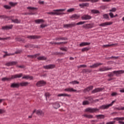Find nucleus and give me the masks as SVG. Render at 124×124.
I'll use <instances>...</instances> for the list:
<instances>
[{
    "label": "nucleus",
    "instance_id": "nucleus-1",
    "mask_svg": "<svg viewBox=\"0 0 124 124\" xmlns=\"http://www.w3.org/2000/svg\"><path fill=\"white\" fill-rule=\"evenodd\" d=\"M40 56V53H37L36 54L32 55H27V58L30 59H36L38 61H46L47 60V57L45 56Z\"/></svg>",
    "mask_w": 124,
    "mask_h": 124
},
{
    "label": "nucleus",
    "instance_id": "nucleus-2",
    "mask_svg": "<svg viewBox=\"0 0 124 124\" xmlns=\"http://www.w3.org/2000/svg\"><path fill=\"white\" fill-rule=\"evenodd\" d=\"M86 23V21H80L77 24L74 22L71 23V24H64L63 28H66V29L68 28H73L74 27H76L77 26H79L80 25H84Z\"/></svg>",
    "mask_w": 124,
    "mask_h": 124
},
{
    "label": "nucleus",
    "instance_id": "nucleus-3",
    "mask_svg": "<svg viewBox=\"0 0 124 124\" xmlns=\"http://www.w3.org/2000/svg\"><path fill=\"white\" fill-rule=\"evenodd\" d=\"M22 76H23L22 74H16L12 76L11 78H2V81H3V82H5V81L9 82V81H11V80H12V79H17V78H21Z\"/></svg>",
    "mask_w": 124,
    "mask_h": 124
},
{
    "label": "nucleus",
    "instance_id": "nucleus-4",
    "mask_svg": "<svg viewBox=\"0 0 124 124\" xmlns=\"http://www.w3.org/2000/svg\"><path fill=\"white\" fill-rule=\"evenodd\" d=\"M52 12H47L46 13V14H50V15H62V14H64V13H59V12H63V11H65V9H57L54 10Z\"/></svg>",
    "mask_w": 124,
    "mask_h": 124
},
{
    "label": "nucleus",
    "instance_id": "nucleus-5",
    "mask_svg": "<svg viewBox=\"0 0 124 124\" xmlns=\"http://www.w3.org/2000/svg\"><path fill=\"white\" fill-rule=\"evenodd\" d=\"M98 111H99V109L97 108H88L85 109V112H89V113H95L98 112Z\"/></svg>",
    "mask_w": 124,
    "mask_h": 124
},
{
    "label": "nucleus",
    "instance_id": "nucleus-6",
    "mask_svg": "<svg viewBox=\"0 0 124 124\" xmlns=\"http://www.w3.org/2000/svg\"><path fill=\"white\" fill-rule=\"evenodd\" d=\"M94 27V24L90 23L87 24H85L82 26V28L85 29V30H89L90 29H93Z\"/></svg>",
    "mask_w": 124,
    "mask_h": 124
},
{
    "label": "nucleus",
    "instance_id": "nucleus-7",
    "mask_svg": "<svg viewBox=\"0 0 124 124\" xmlns=\"http://www.w3.org/2000/svg\"><path fill=\"white\" fill-rule=\"evenodd\" d=\"M47 84V82L44 80H40L37 82L36 85L37 87H44V86H46Z\"/></svg>",
    "mask_w": 124,
    "mask_h": 124
},
{
    "label": "nucleus",
    "instance_id": "nucleus-8",
    "mask_svg": "<svg viewBox=\"0 0 124 124\" xmlns=\"http://www.w3.org/2000/svg\"><path fill=\"white\" fill-rule=\"evenodd\" d=\"M34 113H36V115H38V116H42L43 115H44V113H43L41 110H36V109H34L32 113V115H33Z\"/></svg>",
    "mask_w": 124,
    "mask_h": 124
},
{
    "label": "nucleus",
    "instance_id": "nucleus-9",
    "mask_svg": "<svg viewBox=\"0 0 124 124\" xmlns=\"http://www.w3.org/2000/svg\"><path fill=\"white\" fill-rule=\"evenodd\" d=\"M43 67L45 69H52V68L56 67V65L55 64H49L44 66Z\"/></svg>",
    "mask_w": 124,
    "mask_h": 124
},
{
    "label": "nucleus",
    "instance_id": "nucleus-10",
    "mask_svg": "<svg viewBox=\"0 0 124 124\" xmlns=\"http://www.w3.org/2000/svg\"><path fill=\"white\" fill-rule=\"evenodd\" d=\"M11 88H13L14 89H18L20 88V83H13L10 85Z\"/></svg>",
    "mask_w": 124,
    "mask_h": 124
},
{
    "label": "nucleus",
    "instance_id": "nucleus-11",
    "mask_svg": "<svg viewBox=\"0 0 124 124\" xmlns=\"http://www.w3.org/2000/svg\"><path fill=\"white\" fill-rule=\"evenodd\" d=\"M113 22H104L99 24V27H106V26H110V25H112Z\"/></svg>",
    "mask_w": 124,
    "mask_h": 124
},
{
    "label": "nucleus",
    "instance_id": "nucleus-12",
    "mask_svg": "<svg viewBox=\"0 0 124 124\" xmlns=\"http://www.w3.org/2000/svg\"><path fill=\"white\" fill-rule=\"evenodd\" d=\"M82 20H91L92 16L89 15H84L81 16Z\"/></svg>",
    "mask_w": 124,
    "mask_h": 124
},
{
    "label": "nucleus",
    "instance_id": "nucleus-13",
    "mask_svg": "<svg viewBox=\"0 0 124 124\" xmlns=\"http://www.w3.org/2000/svg\"><path fill=\"white\" fill-rule=\"evenodd\" d=\"M41 37L40 36L37 35H29L27 36V38L29 39H38Z\"/></svg>",
    "mask_w": 124,
    "mask_h": 124
},
{
    "label": "nucleus",
    "instance_id": "nucleus-14",
    "mask_svg": "<svg viewBox=\"0 0 124 124\" xmlns=\"http://www.w3.org/2000/svg\"><path fill=\"white\" fill-rule=\"evenodd\" d=\"M13 28V25H11L10 26H5L2 27V30L4 31H7V30H11Z\"/></svg>",
    "mask_w": 124,
    "mask_h": 124
},
{
    "label": "nucleus",
    "instance_id": "nucleus-15",
    "mask_svg": "<svg viewBox=\"0 0 124 124\" xmlns=\"http://www.w3.org/2000/svg\"><path fill=\"white\" fill-rule=\"evenodd\" d=\"M103 91V89L102 88H98L93 90L92 91V93H99V92H101Z\"/></svg>",
    "mask_w": 124,
    "mask_h": 124
},
{
    "label": "nucleus",
    "instance_id": "nucleus-16",
    "mask_svg": "<svg viewBox=\"0 0 124 124\" xmlns=\"http://www.w3.org/2000/svg\"><path fill=\"white\" fill-rule=\"evenodd\" d=\"M79 6H80L81 8H84V7H89V6H90V3H82L81 4H79Z\"/></svg>",
    "mask_w": 124,
    "mask_h": 124
},
{
    "label": "nucleus",
    "instance_id": "nucleus-17",
    "mask_svg": "<svg viewBox=\"0 0 124 124\" xmlns=\"http://www.w3.org/2000/svg\"><path fill=\"white\" fill-rule=\"evenodd\" d=\"M113 73H114V74H116V76H119L120 74H123L124 73V70L114 71Z\"/></svg>",
    "mask_w": 124,
    "mask_h": 124
},
{
    "label": "nucleus",
    "instance_id": "nucleus-18",
    "mask_svg": "<svg viewBox=\"0 0 124 124\" xmlns=\"http://www.w3.org/2000/svg\"><path fill=\"white\" fill-rule=\"evenodd\" d=\"M93 86H89L87 88H85L83 90V93H86L87 92H89L90 91H92V90H93Z\"/></svg>",
    "mask_w": 124,
    "mask_h": 124
},
{
    "label": "nucleus",
    "instance_id": "nucleus-19",
    "mask_svg": "<svg viewBox=\"0 0 124 124\" xmlns=\"http://www.w3.org/2000/svg\"><path fill=\"white\" fill-rule=\"evenodd\" d=\"M109 106L108 105H103L99 107V110H105V109H108Z\"/></svg>",
    "mask_w": 124,
    "mask_h": 124
},
{
    "label": "nucleus",
    "instance_id": "nucleus-20",
    "mask_svg": "<svg viewBox=\"0 0 124 124\" xmlns=\"http://www.w3.org/2000/svg\"><path fill=\"white\" fill-rule=\"evenodd\" d=\"M102 65V63H95L94 64L90 66L91 68H95V67H98L99 65Z\"/></svg>",
    "mask_w": 124,
    "mask_h": 124
},
{
    "label": "nucleus",
    "instance_id": "nucleus-21",
    "mask_svg": "<svg viewBox=\"0 0 124 124\" xmlns=\"http://www.w3.org/2000/svg\"><path fill=\"white\" fill-rule=\"evenodd\" d=\"M99 0H79L80 2H87V1H91V2H96Z\"/></svg>",
    "mask_w": 124,
    "mask_h": 124
},
{
    "label": "nucleus",
    "instance_id": "nucleus-22",
    "mask_svg": "<svg viewBox=\"0 0 124 124\" xmlns=\"http://www.w3.org/2000/svg\"><path fill=\"white\" fill-rule=\"evenodd\" d=\"M55 40L56 41H58L59 40H64V41H65V40H68V39L66 37H57L56 38H55Z\"/></svg>",
    "mask_w": 124,
    "mask_h": 124
},
{
    "label": "nucleus",
    "instance_id": "nucleus-23",
    "mask_svg": "<svg viewBox=\"0 0 124 124\" xmlns=\"http://www.w3.org/2000/svg\"><path fill=\"white\" fill-rule=\"evenodd\" d=\"M50 44H55V45H61V44H67V42H59V43H54V42H50Z\"/></svg>",
    "mask_w": 124,
    "mask_h": 124
},
{
    "label": "nucleus",
    "instance_id": "nucleus-24",
    "mask_svg": "<svg viewBox=\"0 0 124 124\" xmlns=\"http://www.w3.org/2000/svg\"><path fill=\"white\" fill-rule=\"evenodd\" d=\"M65 92H70L71 93V92H73L74 93H75V92H77V90L74 89L73 88H66L64 89Z\"/></svg>",
    "mask_w": 124,
    "mask_h": 124
},
{
    "label": "nucleus",
    "instance_id": "nucleus-25",
    "mask_svg": "<svg viewBox=\"0 0 124 124\" xmlns=\"http://www.w3.org/2000/svg\"><path fill=\"white\" fill-rule=\"evenodd\" d=\"M29 84L30 83L28 82H22L19 83V86H20L21 87H27Z\"/></svg>",
    "mask_w": 124,
    "mask_h": 124
},
{
    "label": "nucleus",
    "instance_id": "nucleus-26",
    "mask_svg": "<svg viewBox=\"0 0 124 124\" xmlns=\"http://www.w3.org/2000/svg\"><path fill=\"white\" fill-rule=\"evenodd\" d=\"M95 117L97 119L101 120V119H105V115L103 114H99V115H95Z\"/></svg>",
    "mask_w": 124,
    "mask_h": 124
},
{
    "label": "nucleus",
    "instance_id": "nucleus-27",
    "mask_svg": "<svg viewBox=\"0 0 124 124\" xmlns=\"http://www.w3.org/2000/svg\"><path fill=\"white\" fill-rule=\"evenodd\" d=\"M11 18H12V16H7L6 15H2L0 16V19H11Z\"/></svg>",
    "mask_w": 124,
    "mask_h": 124
},
{
    "label": "nucleus",
    "instance_id": "nucleus-28",
    "mask_svg": "<svg viewBox=\"0 0 124 124\" xmlns=\"http://www.w3.org/2000/svg\"><path fill=\"white\" fill-rule=\"evenodd\" d=\"M89 45H91V43L82 42L80 44L79 46L80 47H83V46H88Z\"/></svg>",
    "mask_w": 124,
    "mask_h": 124
},
{
    "label": "nucleus",
    "instance_id": "nucleus-29",
    "mask_svg": "<svg viewBox=\"0 0 124 124\" xmlns=\"http://www.w3.org/2000/svg\"><path fill=\"white\" fill-rule=\"evenodd\" d=\"M53 107L55 109H58V108H60V107H61V105H60L59 103H55L53 104Z\"/></svg>",
    "mask_w": 124,
    "mask_h": 124
},
{
    "label": "nucleus",
    "instance_id": "nucleus-30",
    "mask_svg": "<svg viewBox=\"0 0 124 124\" xmlns=\"http://www.w3.org/2000/svg\"><path fill=\"white\" fill-rule=\"evenodd\" d=\"M9 5H10L11 7H15L16 5L18 4V2H9Z\"/></svg>",
    "mask_w": 124,
    "mask_h": 124
},
{
    "label": "nucleus",
    "instance_id": "nucleus-31",
    "mask_svg": "<svg viewBox=\"0 0 124 124\" xmlns=\"http://www.w3.org/2000/svg\"><path fill=\"white\" fill-rule=\"evenodd\" d=\"M71 19H79L80 18V16H78L76 14L73 15L71 16L70 17Z\"/></svg>",
    "mask_w": 124,
    "mask_h": 124
},
{
    "label": "nucleus",
    "instance_id": "nucleus-32",
    "mask_svg": "<svg viewBox=\"0 0 124 124\" xmlns=\"http://www.w3.org/2000/svg\"><path fill=\"white\" fill-rule=\"evenodd\" d=\"M118 45V44H112L111 45H105L103 46V48H107V47H111V46H116Z\"/></svg>",
    "mask_w": 124,
    "mask_h": 124
},
{
    "label": "nucleus",
    "instance_id": "nucleus-33",
    "mask_svg": "<svg viewBox=\"0 0 124 124\" xmlns=\"http://www.w3.org/2000/svg\"><path fill=\"white\" fill-rule=\"evenodd\" d=\"M58 96H68V97H70V96H71V95L66 93H61L59 94L58 95Z\"/></svg>",
    "mask_w": 124,
    "mask_h": 124
},
{
    "label": "nucleus",
    "instance_id": "nucleus-34",
    "mask_svg": "<svg viewBox=\"0 0 124 124\" xmlns=\"http://www.w3.org/2000/svg\"><path fill=\"white\" fill-rule=\"evenodd\" d=\"M7 66H12V65H16V62H8L5 64Z\"/></svg>",
    "mask_w": 124,
    "mask_h": 124
},
{
    "label": "nucleus",
    "instance_id": "nucleus-35",
    "mask_svg": "<svg viewBox=\"0 0 124 124\" xmlns=\"http://www.w3.org/2000/svg\"><path fill=\"white\" fill-rule=\"evenodd\" d=\"M35 23H36V24H40L41 23H44V20L42 19H37L35 20Z\"/></svg>",
    "mask_w": 124,
    "mask_h": 124
},
{
    "label": "nucleus",
    "instance_id": "nucleus-36",
    "mask_svg": "<svg viewBox=\"0 0 124 124\" xmlns=\"http://www.w3.org/2000/svg\"><path fill=\"white\" fill-rule=\"evenodd\" d=\"M92 70H90L88 69H84L82 70V73H91L92 72Z\"/></svg>",
    "mask_w": 124,
    "mask_h": 124
},
{
    "label": "nucleus",
    "instance_id": "nucleus-37",
    "mask_svg": "<svg viewBox=\"0 0 124 124\" xmlns=\"http://www.w3.org/2000/svg\"><path fill=\"white\" fill-rule=\"evenodd\" d=\"M91 13H93V14H98L100 13V12H99V11L96 10H92Z\"/></svg>",
    "mask_w": 124,
    "mask_h": 124
},
{
    "label": "nucleus",
    "instance_id": "nucleus-38",
    "mask_svg": "<svg viewBox=\"0 0 124 124\" xmlns=\"http://www.w3.org/2000/svg\"><path fill=\"white\" fill-rule=\"evenodd\" d=\"M89 50H91V47H84L81 49V51L88 52V51H89Z\"/></svg>",
    "mask_w": 124,
    "mask_h": 124
},
{
    "label": "nucleus",
    "instance_id": "nucleus-39",
    "mask_svg": "<svg viewBox=\"0 0 124 124\" xmlns=\"http://www.w3.org/2000/svg\"><path fill=\"white\" fill-rule=\"evenodd\" d=\"M15 40L16 41H19V42L22 41V42H24L25 41V39L21 38H19V37H16L15 38Z\"/></svg>",
    "mask_w": 124,
    "mask_h": 124
},
{
    "label": "nucleus",
    "instance_id": "nucleus-40",
    "mask_svg": "<svg viewBox=\"0 0 124 124\" xmlns=\"http://www.w3.org/2000/svg\"><path fill=\"white\" fill-rule=\"evenodd\" d=\"M32 77H30L29 76H24L22 77V79H26L27 80L30 79V80H32Z\"/></svg>",
    "mask_w": 124,
    "mask_h": 124
},
{
    "label": "nucleus",
    "instance_id": "nucleus-41",
    "mask_svg": "<svg viewBox=\"0 0 124 124\" xmlns=\"http://www.w3.org/2000/svg\"><path fill=\"white\" fill-rule=\"evenodd\" d=\"M83 116L88 119H93V116L92 115L84 114Z\"/></svg>",
    "mask_w": 124,
    "mask_h": 124
},
{
    "label": "nucleus",
    "instance_id": "nucleus-42",
    "mask_svg": "<svg viewBox=\"0 0 124 124\" xmlns=\"http://www.w3.org/2000/svg\"><path fill=\"white\" fill-rule=\"evenodd\" d=\"M103 17L104 19H106V20H109V16L107 14L103 15Z\"/></svg>",
    "mask_w": 124,
    "mask_h": 124
},
{
    "label": "nucleus",
    "instance_id": "nucleus-43",
    "mask_svg": "<svg viewBox=\"0 0 124 124\" xmlns=\"http://www.w3.org/2000/svg\"><path fill=\"white\" fill-rule=\"evenodd\" d=\"M11 20L13 23H16V24H19L20 23V21H19L18 19H11Z\"/></svg>",
    "mask_w": 124,
    "mask_h": 124
},
{
    "label": "nucleus",
    "instance_id": "nucleus-44",
    "mask_svg": "<svg viewBox=\"0 0 124 124\" xmlns=\"http://www.w3.org/2000/svg\"><path fill=\"white\" fill-rule=\"evenodd\" d=\"M70 84H73V85H75L76 84H79V81L77 80L72 81L71 82H70Z\"/></svg>",
    "mask_w": 124,
    "mask_h": 124
},
{
    "label": "nucleus",
    "instance_id": "nucleus-45",
    "mask_svg": "<svg viewBox=\"0 0 124 124\" xmlns=\"http://www.w3.org/2000/svg\"><path fill=\"white\" fill-rule=\"evenodd\" d=\"M27 9H30V10H37L38 9L37 8L32 7H28Z\"/></svg>",
    "mask_w": 124,
    "mask_h": 124
},
{
    "label": "nucleus",
    "instance_id": "nucleus-46",
    "mask_svg": "<svg viewBox=\"0 0 124 124\" xmlns=\"http://www.w3.org/2000/svg\"><path fill=\"white\" fill-rule=\"evenodd\" d=\"M4 8L5 9H9L10 10L11 9V6L8 5H5L3 6Z\"/></svg>",
    "mask_w": 124,
    "mask_h": 124
},
{
    "label": "nucleus",
    "instance_id": "nucleus-47",
    "mask_svg": "<svg viewBox=\"0 0 124 124\" xmlns=\"http://www.w3.org/2000/svg\"><path fill=\"white\" fill-rule=\"evenodd\" d=\"M90 102L89 101H84L82 103V105H89Z\"/></svg>",
    "mask_w": 124,
    "mask_h": 124
},
{
    "label": "nucleus",
    "instance_id": "nucleus-48",
    "mask_svg": "<svg viewBox=\"0 0 124 124\" xmlns=\"http://www.w3.org/2000/svg\"><path fill=\"white\" fill-rule=\"evenodd\" d=\"M3 53H5V54L3 56V58H6V57L10 56V54L7 53V51H3Z\"/></svg>",
    "mask_w": 124,
    "mask_h": 124
},
{
    "label": "nucleus",
    "instance_id": "nucleus-49",
    "mask_svg": "<svg viewBox=\"0 0 124 124\" xmlns=\"http://www.w3.org/2000/svg\"><path fill=\"white\" fill-rule=\"evenodd\" d=\"M75 10V9L74 8H70L67 10V12L69 13H70L71 12H73Z\"/></svg>",
    "mask_w": 124,
    "mask_h": 124
},
{
    "label": "nucleus",
    "instance_id": "nucleus-50",
    "mask_svg": "<svg viewBox=\"0 0 124 124\" xmlns=\"http://www.w3.org/2000/svg\"><path fill=\"white\" fill-rule=\"evenodd\" d=\"M109 12H116L117 11V9L116 8H112L111 9L109 10Z\"/></svg>",
    "mask_w": 124,
    "mask_h": 124
},
{
    "label": "nucleus",
    "instance_id": "nucleus-51",
    "mask_svg": "<svg viewBox=\"0 0 124 124\" xmlns=\"http://www.w3.org/2000/svg\"><path fill=\"white\" fill-rule=\"evenodd\" d=\"M7 39H10V37H7L6 38L0 37V40H7Z\"/></svg>",
    "mask_w": 124,
    "mask_h": 124
},
{
    "label": "nucleus",
    "instance_id": "nucleus-52",
    "mask_svg": "<svg viewBox=\"0 0 124 124\" xmlns=\"http://www.w3.org/2000/svg\"><path fill=\"white\" fill-rule=\"evenodd\" d=\"M115 109H116L117 110H119V111L124 110V107L122 108H115Z\"/></svg>",
    "mask_w": 124,
    "mask_h": 124
},
{
    "label": "nucleus",
    "instance_id": "nucleus-53",
    "mask_svg": "<svg viewBox=\"0 0 124 124\" xmlns=\"http://www.w3.org/2000/svg\"><path fill=\"white\" fill-rule=\"evenodd\" d=\"M45 96H46V100H47V97L50 96V94L48 93H45Z\"/></svg>",
    "mask_w": 124,
    "mask_h": 124
},
{
    "label": "nucleus",
    "instance_id": "nucleus-54",
    "mask_svg": "<svg viewBox=\"0 0 124 124\" xmlns=\"http://www.w3.org/2000/svg\"><path fill=\"white\" fill-rule=\"evenodd\" d=\"M111 96H116V95H118V93L116 92H113L111 94Z\"/></svg>",
    "mask_w": 124,
    "mask_h": 124
},
{
    "label": "nucleus",
    "instance_id": "nucleus-55",
    "mask_svg": "<svg viewBox=\"0 0 124 124\" xmlns=\"http://www.w3.org/2000/svg\"><path fill=\"white\" fill-rule=\"evenodd\" d=\"M109 15L110 18H115V16H114V14H113L112 13H109Z\"/></svg>",
    "mask_w": 124,
    "mask_h": 124
},
{
    "label": "nucleus",
    "instance_id": "nucleus-56",
    "mask_svg": "<svg viewBox=\"0 0 124 124\" xmlns=\"http://www.w3.org/2000/svg\"><path fill=\"white\" fill-rule=\"evenodd\" d=\"M78 68H80V67H83V68H85L87 67V66L85 64L83 65H80L79 66H78Z\"/></svg>",
    "mask_w": 124,
    "mask_h": 124
},
{
    "label": "nucleus",
    "instance_id": "nucleus-57",
    "mask_svg": "<svg viewBox=\"0 0 124 124\" xmlns=\"http://www.w3.org/2000/svg\"><path fill=\"white\" fill-rule=\"evenodd\" d=\"M54 54L58 55V56H62V55H63V53L61 52H55Z\"/></svg>",
    "mask_w": 124,
    "mask_h": 124
},
{
    "label": "nucleus",
    "instance_id": "nucleus-58",
    "mask_svg": "<svg viewBox=\"0 0 124 124\" xmlns=\"http://www.w3.org/2000/svg\"><path fill=\"white\" fill-rule=\"evenodd\" d=\"M17 67H19V68H25L26 67V66L25 65H21L19 66H17Z\"/></svg>",
    "mask_w": 124,
    "mask_h": 124
},
{
    "label": "nucleus",
    "instance_id": "nucleus-59",
    "mask_svg": "<svg viewBox=\"0 0 124 124\" xmlns=\"http://www.w3.org/2000/svg\"><path fill=\"white\" fill-rule=\"evenodd\" d=\"M115 102H116V101H113L110 104L108 105V107L112 106L113 105V104H114V103H115Z\"/></svg>",
    "mask_w": 124,
    "mask_h": 124
},
{
    "label": "nucleus",
    "instance_id": "nucleus-60",
    "mask_svg": "<svg viewBox=\"0 0 124 124\" xmlns=\"http://www.w3.org/2000/svg\"><path fill=\"white\" fill-rule=\"evenodd\" d=\"M110 59H114V60H118V59H119V57L112 56L111 57H110Z\"/></svg>",
    "mask_w": 124,
    "mask_h": 124
},
{
    "label": "nucleus",
    "instance_id": "nucleus-61",
    "mask_svg": "<svg viewBox=\"0 0 124 124\" xmlns=\"http://www.w3.org/2000/svg\"><path fill=\"white\" fill-rule=\"evenodd\" d=\"M46 27H47V25L42 24L40 25V28H41L42 29L46 28Z\"/></svg>",
    "mask_w": 124,
    "mask_h": 124
},
{
    "label": "nucleus",
    "instance_id": "nucleus-62",
    "mask_svg": "<svg viewBox=\"0 0 124 124\" xmlns=\"http://www.w3.org/2000/svg\"><path fill=\"white\" fill-rule=\"evenodd\" d=\"M61 50H62V51H65V52H67V50H66V49H65V48L64 47H61L60 48Z\"/></svg>",
    "mask_w": 124,
    "mask_h": 124
},
{
    "label": "nucleus",
    "instance_id": "nucleus-63",
    "mask_svg": "<svg viewBox=\"0 0 124 124\" xmlns=\"http://www.w3.org/2000/svg\"><path fill=\"white\" fill-rule=\"evenodd\" d=\"M39 3L40 4H44V1H41V0H39Z\"/></svg>",
    "mask_w": 124,
    "mask_h": 124
},
{
    "label": "nucleus",
    "instance_id": "nucleus-64",
    "mask_svg": "<svg viewBox=\"0 0 124 124\" xmlns=\"http://www.w3.org/2000/svg\"><path fill=\"white\" fill-rule=\"evenodd\" d=\"M29 44V48H33L34 45Z\"/></svg>",
    "mask_w": 124,
    "mask_h": 124
}]
</instances>
